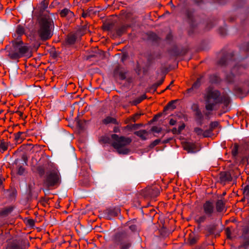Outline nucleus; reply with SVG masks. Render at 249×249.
I'll use <instances>...</instances> for the list:
<instances>
[{"label": "nucleus", "instance_id": "f257e3e1", "mask_svg": "<svg viewBox=\"0 0 249 249\" xmlns=\"http://www.w3.org/2000/svg\"><path fill=\"white\" fill-rule=\"evenodd\" d=\"M8 56L12 60H18L22 57L29 58L32 56V48L24 44L22 40L18 38L12 41L11 45L7 47Z\"/></svg>", "mask_w": 249, "mask_h": 249}, {"label": "nucleus", "instance_id": "f03ea898", "mask_svg": "<svg viewBox=\"0 0 249 249\" xmlns=\"http://www.w3.org/2000/svg\"><path fill=\"white\" fill-rule=\"evenodd\" d=\"M38 172L41 175H43L45 171L50 170L47 173L45 180V183L48 186H53L60 182V175L58 170L54 167L53 164L47 162L42 166L38 167Z\"/></svg>", "mask_w": 249, "mask_h": 249}, {"label": "nucleus", "instance_id": "7ed1b4c3", "mask_svg": "<svg viewBox=\"0 0 249 249\" xmlns=\"http://www.w3.org/2000/svg\"><path fill=\"white\" fill-rule=\"evenodd\" d=\"M112 145L119 154H127L129 150L126 146L131 142V139L128 137L119 136L117 134L111 136Z\"/></svg>", "mask_w": 249, "mask_h": 249}, {"label": "nucleus", "instance_id": "20e7f679", "mask_svg": "<svg viewBox=\"0 0 249 249\" xmlns=\"http://www.w3.org/2000/svg\"><path fill=\"white\" fill-rule=\"evenodd\" d=\"M220 93L216 90L208 89L204 96L206 102V109L209 111H212L214 106L220 102Z\"/></svg>", "mask_w": 249, "mask_h": 249}, {"label": "nucleus", "instance_id": "39448f33", "mask_svg": "<svg viewBox=\"0 0 249 249\" xmlns=\"http://www.w3.org/2000/svg\"><path fill=\"white\" fill-rule=\"evenodd\" d=\"M51 24L52 20L48 17L43 18L40 21L38 35L42 40H47L52 36Z\"/></svg>", "mask_w": 249, "mask_h": 249}, {"label": "nucleus", "instance_id": "423d86ee", "mask_svg": "<svg viewBox=\"0 0 249 249\" xmlns=\"http://www.w3.org/2000/svg\"><path fill=\"white\" fill-rule=\"evenodd\" d=\"M204 212L208 216H211L214 211V206L212 202L208 201L203 205Z\"/></svg>", "mask_w": 249, "mask_h": 249}, {"label": "nucleus", "instance_id": "0eeeda50", "mask_svg": "<svg viewBox=\"0 0 249 249\" xmlns=\"http://www.w3.org/2000/svg\"><path fill=\"white\" fill-rule=\"evenodd\" d=\"M114 240L117 245L122 246L127 240V235L123 232L118 233L115 235Z\"/></svg>", "mask_w": 249, "mask_h": 249}, {"label": "nucleus", "instance_id": "6e6552de", "mask_svg": "<svg viewBox=\"0 0 249 249\" xmlns=\"http://www.w3.org/2000/svg\"><path fill=\"white\" fill-rule=\"evenodd\" d=\"M145 195L150 197H156L160 193L158 188L155 186L147 188L145 190Z\"/></svg>", "mask_w": 249, "mask_h": 249}, {"label": "nucleus", "instance_id": "1a4fd4ad", "mask_svg": "<svg viewBox=\"0 0 249 249\" xmlns=\"http://www.w3.org/2000/svg\"><path fill=\"white\" fill-rule=\"evenodd\" d=\"M220 180L222 183H225L232 180L231 174L228 172H223L220 174Z\"/></svg>", "mask_w": 249, "mask_h": 249}, {"label": "nucleus", "instance_id": "9d476101", "mask_svg": "<svg viewBox=\"0 0 249 249\" xmlns=\"http://www.w3.org/2000/svg\"><path fill=\"white\" fill-rule=\"evenodd\" d=\"M62 17H67V18H71L74 16V14L67 8L62 10L60 13Z\"/></svg>", "mask_w": 249, "mask_h": 249}, {"label": "nucleus", "instance_id": "9b49d317", "mask_svg": "<svg viewBox=\"0 0 249 249\" xmlns=\"http://www.w3.org/2000/svg\"><path fill=\"white\" fill-rule=\"evenodd\" d=\"M135 134L143 140H145L148 138V133L145 130H141L135 132Z\"/></svg>", "mask_w": 249, "mask_h": 249}, {"label": "nucleus", "instance_id": "f8f14e48", "mask_svg": "<svg viewBox=\"0 0 249 249\" xmlns=\"http://www.w3.org/2000/svg\"><path fill=\"white\" fill-rule=\"evenodd\" d=\"M184 149L188 152L193 153L195 152V145L191 142H186L183 145Z\"/></svg>", "mask_w": 249, "mask_h": 249}, {"label": "nucleus", "instance_id": "ddd939ff", "mask_svg": "<svg viewBox=\"0 0 249 249\" xmlns=\"http://www.w3.org/2000/svg\"><path fill=\"white\" fill-rule=\"evenodd\" d=\"M243 199L247 200L249 203V184L245 185L243 189Z\"/></svg>", "mask_w": 249, "mask_h": 249}, {"label": "nucleus", "instance_id": "4468645a", "mask_svg": "<svg viewBox=\"0 0 249 249\" xmlns=\"http://www.w3.org/2000/svg\"><path fill=\"white\" fill-rule=\"evenodd\" d=\"M207 215H197L195 216V220L198 223L204 222L207 218Z\"/></svg>", "mask_w": 249, "mask_h": 249}, {"label": "nucleus", "instance_id": "2eb2a0df", "mask_svg": "<svg viewBox=\"0 0 249 249\" xmlns=\"http://www.w3.org/2000/svg\"><path fill=\"white\" fill-rule=\"evenodd\" d=\"M103 123L105 124H108L109 123L115 124H117V121L114 118L108 116L103 120Z\"/></svg>", "mask_w": 249, "mask_h": 249}, {"label": "nucleus", "instance_id": "dca6fc26", "mask_svg": "<svg viewBox=\"0 0 249 249\" xmlns=\"http://www.w3.org/2000/svg\"><path fill=\"white\" fill-rule=\"evenodd\" d=\"M76 39V36L74 34H71L68 36L67 38V41L68 43L70 44H72L75 42Z\"/></svg>", "mask_w": 249, "mask_h": 249}, {"label": "nucleus", "instance_id": "f3484780", "mask_svg": "<svg viewBox=\"0 0 249 249\" xmlns=\"http://www.w3.org/2000/svg\"><path fill=\"white\" fill-rule=\"evenodd\" d=\"M216 207L217 211L218 212H221L224 208V204L222 200H219L217 201L216 204Z\"/></svg>", "mask_w": 249, "mask_h": 249}, {"label": "nucleus", "instance_id": "a211bd4d", "mask_svg": "<svg viewBox=\"0 0 249 249\" xmlns=\"http://www.w3.org/2000/svg\"><path fill=\"white\" fill-rule=\"evenodd\" d=\"M24 138V133L21 132H18L15 134V140L17 142H21Z\"/></svg>", "mask_w": 249, "mask_h": 249}, {"label": "nucleus", "instance_id": "6ab92c4d", "mask_svg": "<svg viewBox=\"0 0 249 249\" xmlns=\"http://www.w3.org/2000/svg\"><path fill=\"white\" fill-rule=\"evenodd\" d=\"M9 144L8 142H5L3 141H1L0 143V150L2 152L7 150Z\"/></svg>", "mask_w": 249, "mask_h": 249}, {"label": "nucleus", "instance_id": "aec40b11", "mask_svg": "<svg viewBox=\"0 0 249 249\" xmlns=\"http://www.w3.org/2000/svg\"><path fill=\"white\" fill-rule=\"evenodd\" d=\"M198 239V237L195 236L193 233L190 234L189 241L190 244H195Z\"/></svg>", "mask_w": 249, "mask_h": 249}, {"label": "nucleus", "instance_id": "412c9836", "mask_svg": "<svg viewBox=\"0 0 249 249\" xmlns=\"http://www.w3.org/2000/svg\"><path fill=\"white\" fill-rule=\"evenodd\" d=\"M24 32V28L20 25H18L17 29V33L19 35H21L23 34Z\"/></svg>", "mask_w": 249, "mask_h": 249}, {"label": "nucleus", "instance_id": "4be33fe9", "mask_svg": "<svg viewBox=\"0 0 249 249\" xmlns=\"http://www.w3.org/2000/svg\"><path fill=\"white\" fill-rule=\"evenodd\" d=\"M145 98V95H143L141 97L136 99V100H135L134 102H133V104L134 105H136L139 103H140L143 99H144Z\"/></svg>", "mask_w": 249, "mask_h": 249}, {"label": "nucleus", "instance_id": "5701e85b", "mask_svg": "<svg viewBox=\"0 0 249 249\" xmlns=\"http://www.w3.org/2000/svg\"><path fill=\"white\" fill-rule=\"evenodd\" d=\"M226 235H227V238H231V230H230V229L229 228H226Z\"/></svg>", "mask_w": 249, "mask_h": 249}, {"label": "nucleus", "instance_id": "b1692460", "mask_svg": "<svg viewBox=\"0 0 249 249\" xmlns=\"http://www.w3.org/2000/svg\"><path fill=\"white\" fill-rule=\"evenodd\" d=\"M167 107L171 108V109H173L175 108V106L174 105V101H173L171 102H170Z\"/></svg>", "mask_w": 249, "mask_h": 249}, {"label": "nucleus", "instance_id": "393cba45", "mask_svg": "<svg viewBox=\"0 0 249 249\" xmlns=\"http://www.w3.org/2000/svg\"><path fill=\"white\" fill-rule=\"evenodd\" d=\"M202 131H203L201 128L197 127L195 128V132L198 135L202 134Z\"/></svg>", "mask_w": 249, "mask_h": 249}, {"label": "nucleus", "instance_id": "a878e982", "mask_svg": "<svg viewBox=\"0 0 249 249\" xmlns=\"http://www.w3.org/2000/svg\"><path fill=\"white\" fill-rule=\"evenodd\" d=\"M160 139H157L156 140H155L151 144L152 146L153 147L158 145L160 142Z\"/></svg>", "mask_w": 249, "mask_h": 249}, {"label": "nucleus", "instance_id": "bb28decb", "mask_svg": "<svg viewBox=\"0 0 249 249\" xmlns=\"http://www.w3.org/2000/svg\"><path fill=\"white\" fill-rule=\"evenodd\" d=\"M184 127H185L184 124H182V125H180L178 129V132H179L180 133V132L184 128Z\"/></svg>", "mask_w": 249, "mask_h": 249}, {"label": "nucleus", "instance_id": "cd10ccee", "mask_svg": "<svg viewBox=\"0 0 249 249\" xmlns=\"http://www.w3.org/2000/svg\"><path fill=\"white\" fill-rule=\"evenodd\" d=\"M218 124L217 122H213L211 124V127L212 128H213L218 125Z\"/></svg>", "mask_w": 249, "mask_h": 249}, {"label": "nucleus", "instance_id": "c85d7f7f", "mask_svg": "<svg viewBox=\"0 0 249 249\" xmlns=\"http://www.w3.org/2000/svg\"><path fill=\"white\" fill-rule=\"evenodd\" d=\"M169 124L171 125H174L176 124V121L173 119H171L169 122Z\"/></svg>", "mask_w": 249, "mask_h": 249}, {"label": "nucleus", "instance_id": "c756f323", "mask_svg": "<svg viewBox=\"0 0 249 249\" xmlns=\"http://www.w3.org/2000/svg\"><path fill=\"white\" fill-rule=\"evenodd\" d=\"M24 171V168L23 167H20L19 168V169H18V173L20 175H21V174H22L23 173Z\"/></svg>", "mask_w": 249, "mask_h": 249}, {"label": "nucleus", "instance_id": "7c9ffc66", "mask_svg": "<svg viewBox=\"0 0 249 249\" xmlns=\"http://www.w3.org/2000/svg\"><path fill=\"white\" fill-rule=\"evenodd\" d=\"M129 227V229L132 231H134L136 230V226L134 225H130Z\"/></svg>", "mask_w": 249, "mask_h": 249}, {"label": "nucleus", "instance_id": "2f4dec72", "mask_svg": "<svg viewBox=\"0 0 249 249\" xmlns=\"http://www.w3.org/2000/svg\"><path fill=\"white\" fill-rule=\"evenodd\" d=\"M4 179H1V178H0V189H3V187L2 186V183H3V181Z\"/></svg>", "mask_w": 249, "mask_h": 249}, {"label": "nucleus", "instance_id": "473e14b6", "mask_svg": "<svg viewBox=\"0 0 249 249\" xmlns=\"http://www.w3.org/2000/svg\"><path fill=\"white\" fill-rule=\"evenodd\" d=\"M172 131V132L174 134H178V133H179V132H178V129H177L176 128H173Z\"/></svg>", "mask_w": 249, "mask_h": 249}, {"label": "nucleus", "instance_id": "72a5a7b5", "mask_svg": "<svg viewBox=\"0 0 249 249\" xmlns=\"http://www.w3.org/2000/svg\"><path fill=\"white\" fill-rule=\"evenodd\" d=\"M198 83L199 82L198 81H197L195 83H194L193 85V88H196L198 86Z\"/></svg>", "mask_w": 249, "mask_h": 249}, {"label": "nucleus", "instance_id": "f704fd0d", "mask_svg": "<svg viewBox=\"0 0 249 249\" xmlns=\"http://www.w3.org/2000/svg\"><path fill=\"white\" fill-rule=\"evenodd\" d=\"M157 127H153V128H152V130H153V131H155V132H160V130H157Z\"/></svg>", "mask_w": 249, "mask_h": 249}, {"label": "nucleus", "instance_id": "c9c22d12", "mask_svg": "<svg viewBox=\"0 0 249 249\" xmlns=\"http://www.w3.org/2000/svg\"><path fill=\"white\" fill-rule=\"evenodd\" d=\"M87 16V13H82V17L83 18H86Z\"/></svg>", "mask_w": 249, "mask_h": 249}, {"label": "nucleus", "instance_id": "e433bc0d", "mask_svg": "<svg viewBox=\"0 0 249 249\" xmlns=\"http://www.w3.org/2000/svg\"><path fill=\"white\" fill-rule=\"evenodd\" d=\"M170 85H169L167 87V88H166V89H169L170 88Z\"/></svg>", "mask_w": 249, "mask_h": 249}, {"label": "nucleus", "instance_id": "4c0bfd02", "mask_svg": "<svg viewBox=\"0 0 249 249\" xmlns=\"http://www.w3.org/2000/svg\"><path fill=\"white\" fill-rule=\"evenodd\" d=\"M29 221V223L30 224H31L33 222V220H30Z\"/></svg>", "mask_w": 249, "mask_h": 249}, {"label": "nucleus", "instance_id": "58836bf2", "mask_svg": "<svg viewBox=\"0 0 249 249\" xmlns=\"http://www.w3.org/2000/svg\"><path fill=\"white\" fill-rule=\"evenodd\" d=\"M173 84V81H171V82L170 83V86L172 85Z\"/></svg>", "mask_w": 249, "mask_h": 249}]
</instances>
